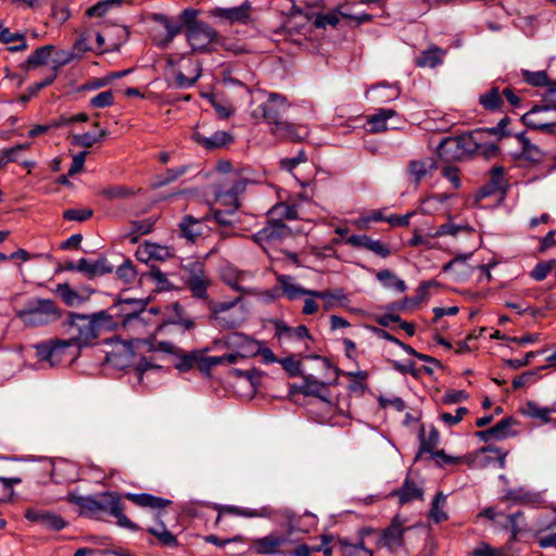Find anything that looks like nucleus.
Instances as JSON below:
<instances>
[{"label": "nucleus", "mask_w": 556, "mask_h": 556, "mask_svg": "<svg viewBox=\"0 0 556 556\" xmlns=\"http://www.w3.org/2000/svg\"><path fill=\"white\" fill-rule=\"evenodd\" d=\"M16 316L26 327H41L59 320L62 314L54 301L33 299L16 312Z\"/></svg>", "instance_id": "obj_6"}, {"label": "nucleus", "mask_w": 556, "mask_h": 556, "mask_svg": "<svg viewBox=\"0 0 556 556\" xmlns=\"http://www.w3.org/2000/svg\"><path fill=\"white\" fill-rule=\"evenodd\" d=\"M483 138L484 131L482 130H473L458 137H446L438 146L437 153L444 162L458 161L466 152L482 149L481 140Z\"/></svg>", "instance_id": "obj_5"}, {"label": "nucleus", "mask_w": 556, "mask_h": 556, "mask_svg": "<svg viewBox=\"0 0 556 556\" xmlns=\"http://www.w3.org/2000/svg\"><path fill=\"white\" fill-rule=\"evenodd\" d=\"M199 12L186 9L180 14L185 27L187 42L192 51H207L210 46L218 38V33L210 24L198 18Z\"/></svg>", "instance_id": "obj_3"}, {"label": "nucleus", "mask_w": 556, "mask_h": 556, "mask_svg": "<svg viewBox=\"0 0 556 556\" xmlns=\"http://www.w3.org/2000/svg\"><path fill=\"white\" fill-rule=\"evenodd\" d=\"M114 103V94L111 90L102 91L90 99V105L96 109L109 108Z\"/></svg>", "instance_id": "obj_61"}, {"label": "nucleus", "mask_w": 556, "mask_h": 556, "mask_svg": "<svg viewBox=\"0 0 556 556\" xmlns=\"http://www.w3.org/2000/svg\"><path fill=\"white\" fill-rule=\"evenodd\" d=\"M249 94L250 115L255 123L266 122L271 126V132L282 140L300 142L307 138L308 129L305 126L283 121V116L289 110V104L283 96L267 94L262 89L249 90Z\"/></svg>", "instance_id": "obj_1"}, {"label": "nucleus", "mask_w": 556, "mask_h": 556, "mask_svg": "<svg viewBox=\"0 0 556 556\" xmlns=\"http://www.w3.org/2000/svg\"><path fill=\"white\" fill-rule=\"evenodd\" d=\"M147 531L153 536H155L163 546H178V541L176 536L168 531V529L166 528L165 523L162 520H159L157 528H148Z\"/></svg>", "instance_id": "obj_45"}, {"label": "nucleus", "mask_w": 556, "mask_h": 556, "mask_svg": "<svg viewBox=\"0 0 556 556\" xmlns=\"http://www.w3.org/2000/svg\"><path fill=\"white\" fill-rule=\"evenodd\" d=\"M446 51L437 46H432L427 50L421 51L420 55L416 58V65L419 67L434 68L443 62Z\"/></svg>", "instance_id": "obj_28"}, {"label": "nucleus", "mask_w": 556, "mask_h": 556, "mask_svg": "<svg viewBox=\"0 0 556 556\" xmlns=\"http://www.w3.org/2000/svg\"><path fill=\"white\" fill-rule=\"evenodd\" d=\"M108 136L105 129H100L99 134L85 132L81 135H73L71 138V144L80 148H91L96 143L101 142Z\"/></svg>", "instance_id": "obj_42"}, {"label": "nucleus", "mask_w": 556, "mask_h": 556, "mask_svg": "<svg viewBox=\"0 0 556 556\" xmlns=\"http://www.w3.org/2000/svg\"><path fill=\"white\" fill-rule=\"evenodd\" d=\"M71 346H74V344L68 339H55L37 343L35 350L39 361L48 362L50 366L53 367L67 359H73L74 355L70 353Z\"/></svg>", "instance_id": "obj_8"}, {"label": "nucleus", "mask_w": 556, "mask_h": 556, "mask_svg": "<svg viewBox=\"0 0 556 556\" xmlns=\"http://www.w3.org/2000/svg\"><path fill=\"white\" fill-rule=\"evenodd\" d=\"M205 124L197 126L192 131V139L206 150H215L229 146L233 142V137L230 132L217 130L207 135Z\"/></svg>", "instance_id": "obj_12"}, {"label": "nucleus", "mask_w": 556, "mask_h": 556, "mask_svg": "<svg viewBox=\"0 0 556 556\" xmlns=\"http://www.w3.org/2000/svg\"><path fill=\"white\" fill-rule=\"evenodd\" d=\"M317 293H329L330 296L327 298H319L320 300L325 301L324 308L326 311H329L333 306V301H346L348 296L342 288L338 289H327L323 291H317Z\"/></svg>", "instance_id": "obj_58"}, {"label": "nucleus", "mask_w": 556, "mask_h": 556, "mask_svg": "<svg viewBox=\"0 0 556 556\" xmlns=\"http://www.w3.org/2000/svg\"><path fill=\"white\" fill-rule=\"evenodd\" d=\"M167 63L173 67L175 85L185 89L192 87L201 76V64L186 55H172Z\"/></svg>", "instance_id": "obj_7"}, {"label": "nucleus", "mask_w": 556, "mask_h": 556, "mask_svg": "<svg viewBox=\"0 0 556 556\" xmlns=\"http://www.w3.org/2000/svg\"><path fill=\"white\" fill-rule=\"evenodd\" d=\"M77 267L78 271L86 274L89 278L102 276L113 270V267L108 265V261L105 258H100L94 262H89L87 258H80Z\"/></svg>", "instance_id": "obj_27"}, {"label": "nucleus", "mask_w": 556, "mask_h": 556, "mask_svg": "<svg viewBox=\"0 0 556 556\" xmlns=\"http://www.w3.org/2000/svg\"><path fill=\"white\" fill-rule=\"evenodd\" d=\"M55 291L62 301L68 306H75L83 302L81 295L66 283L58 285Z\"/></svg>", "instance_id": "obj_50"}, {"label": "nucleus", "mask_w": 556, "mask_h": 556, "mask_svg": "<svg viewBox=\"0 0 556 556\" xmlns=\"http://www.w3.org/2000/svg\"><path fill=\"white\" fill-rule=\"evenodd\" d=\"M479 104L485 111H500L504 105L502 90L497 86H492L490 89L479 96Z\"/></svg>", "instance_id": "obj_30"}, {"label": "nucleus", "mask_w": 556, "mask_h": 556, "mask_svg": "<svg viewBox=\"0 0 556 556\" xmlns=\"http://www.w3.org/2000/svg\"><path fill=\"white\" fill-rule=\"evenodd\" d=\"M281 542L276 538V534H269L252 542L250 549L256 554L270 555L279 553Z\"/></svg>", "instance_id": "obj_31"}, {"label": "nucleus", "mask_w": 556, "mask_h": 556, "mask_svg": "<svg viewBox=\"0 0 556 556\" xmlns=\"http://www.w3.org/2000/svg\"><path fill=\"white\" fill-rule=\"evenodd\" d=\"M282 368L289 374L290 377H296L300 375L301 362L298 361L293 355L285 358H279L278 362Z\"/></svg>", "instance_id": "obj_63"}, {"label": "nucleus", "mask_w": 556, "mask_h": 556, "mask_svg": "<svg viewBox=\"0 0 556 556\" xmlns=\"http://www.w3.org/2000/svg\"><path fill=\"white\" fill-rule=\"evenodd\" d=\"M223 279L229 287H231L233 290L238 291L239 294L231 302L215 303L213 306V313L217 320H219L220 323H224L225 327L233 328L237 325V320H235V319L227 320L226 317L224 316V314L227 311H229L231 307H233L238 302L241 301V299L243 296V290L240 287L242 277L235 269L227 267L223 271Z\"/></svg>", "instance_id": "obj_10"}, {"label": "nucleus", "mask_w": 556, "mask_h": 556, "mask_svg": "<svg viewBox=\"0 0 556 556\" xmlns=\"http://www.w3.org/2000/svg\"><path fill=\"white\" fill-rule=\"evenodd\" d=\"M241 191L242 182L238 180L231 186V188L218 192L217 201L222 206H224V210H227L228 213H236L240 206L239 194Z\"/></svg>", "instance_id": "obj_23"}, {"label": "nucleus", "mask_w": 556, "mask_h": 556, "mask_svg": "<svg viewBox=\"0 0 556 556\" xmlns=\"http://www.w3.org/2000/svg\"><path fill=\"white\" fill-rule=\"evenodd\" d=\"M0 42L2 43H16L14 46H10L8 50L10 52H18L24 51L28 48L26 38L23 34L12 33L9 28H3L0 31Z\"/></svg>", "instance_id": "obj_37"}, {"label": "nucleus", "mask_w": 556, "mask_h": 556, "mask_svg": "<svg viewBox=\"0 0 556 556\" xmlns=\"http://www.w3.org/2000/svg\"><path fill=\"white\" fill-rule=\"evenodd\" d=\"M92 215L93 211L91 208H68L63 212V218L71 222H85Z\"/></svg>", "instance_id": "obj_59"}, {"label": "nucleus", "mask_w": 556, "mask_h": 556, "mask_svg": "<svg viewBox=\"0 0 556 556\" xmlns=\"http://www.w3.org/2000/svg\"><path fill=\"white\" fill-rule=\"evenodd\" d=\"M439 443H440L439 432L434 427H432L429 432L428 438L421 439L420 450L416 456V459L420 456L421 453H429L430 455H432L434 452H437L435 448L438 447Z\"/></svg>", "instance_id": "obj_53"}, {"label": "nucleus", "mask_w": 556, "mask_h": 556, "mask_svg": "<svg viewBox=\"0 0 556 556\" xmlns=\"http://www.w3.org/2000/svg\"><path fill=\"white\" fill-rule=\"evenodd\" d=\"M515 425H517V420L514 417L501 419L496 425L490 428L493 440L501 441L515 435L516 432L511 430V427Z\"/></svg>", "instance_id": "obj_43"}, {"label": "nucleus", "mask_w": 556, "mask_h": 556, "mask_svg": "<svg viewBox=\"0 0 556 556\" xmlns=\"http://www.w3.org/2000/svg\"><path fill=\"white\" fill-rule=\"evenodd\" d=\"M118 323L109 311H100L91 315L68 313L62 323L64 333L75 346H84L96 340L101 332L116 329Z\"/></svg>", "instance_id": "obj_2"}, {"label": "nucleus", "mask_w": 556, "mask_h": 556, "mask_svg": "<svg viewBox=\"0 0 556 556\" xmlns=\"http://www.w3.org/2000/svg\"><path fill=\"white\" fill-rule=\"evenodd\" d=\"M465 231V232H472V228L470 226H458L453 223H446L441 225L438 229H435L433 232H429L428 237L430 238H438L443 236H452L455 237L458 232Z\"/></svg>", "instance_id": "obj_49"}, {"label": "nucleus", "mask_w": 556, "mask_h": 556, "mask_svg": "<svg viewBox=\"0 0 556 556\" xmlns=\"http://www.w3.org/2000/svg\"><path fill=\"white\" fill-rule=\"evenodd\" d=\"M189 170L188 165H181L176 168H168L164 175H160L153 184V188H161L176 181Z\"/></svg>", "instance_id": "obj_48"}, {"label": "nucleus", "mask_w": 556, "mask_h": 556, "mask_svg": "<svg viewBox=\"0 0 556 556\" xmlns=\"http://www.w3.org/2000/svg\"><path fill=\"white\" fill-rule=\"evenodd\" d=\"M521 77L525 83L533 87H548L556 88V83L551 81L546 71L531 72L528 70H521Z\"/></svg>", "instance_id": "obj_34"}, {"label": "nucleus", "mask_w": 556, "mask_h": 556, "mask_svg": "<svg viewBox=\"0 0 556 556\" xmlns=\"http://www.w3.org/2000/svg\"><path fill=\"white\" fill-rule=\"evenodd\" d=\"M152 21L157 23L166 31L165 37L161 40V45L169 43L175 36L185 29L182 22L174 21L172 17L161 13H154L151 16Z\"/></svg>", "instance_id": "obj_22"}, {"label": "nucleus", "mask_w": 556, "mask_h": 556, "mask_svg": "<svg viewBox=\"0 0 556 556\" xmlns=\"http://www.w3.org/2000/svg\"><path fill=\"white\" fill-rule=\"evenodd\" d=\"M342 14L338 10L328 13H318L315 17L314 25L317 28H326L327 26L336 27L340 22Z\"/></svg>", "instance_id": "obj_55"}, {"label": "nucleus", "mask_w": 556, "mask_h": 556, "mask_svg": "<svg viewBox=\"0 0 556 556\" xmlns=\"http://www.w3.org/2000/svg\"><path fill=\"white\" fill-rule=\"evenodd\" d=\"M346 243L353 248H362L370 251L381 257H388L391 253L390 249L384 243L366 235H352L346 239Z\"/></svg>", "instance_id": "obj_19"}, {"label": "nucleus", "mask_w": 556, "mask_h": 556, "mask_svg": "<svg viewBox=\"0 0 556 556\" xmlns=\"http://www.w3.org/2000/svg\"><path fill=\"white\" fill-rule=\"evenodd\" d=\"M117 277L125 283H131L136 280L137 271L130 260H126L116 269Z\"/></svg>", "instance_id": "obj_56"}, {"label": "nucleus", "mask_w": 556, "mask_h": 556, "mask_svg": "<svg viewBox=\"0 0 556 556\" xmlns=\"http://www.w3.org/2000/svg\"><path fill=\"white\" fill-rule=\"evenodd\" d=\"M273 218L271 219H283L294 220L298 219L299 213L298 207L294 204H288L286 202L278 203L271 208Z\"/></svg>", "instance_id": "obj_47"}, {"label": "nucleus", "mask_w": 556, "mask_h": 556, "mask_svg": "<svg viewBox=\"0 0 556 556\" xmlns=\"http://www.w3.org/2000/svg\"><path fill=\"white\" fill-rule=\"evenodd\" d=\"M124 497L140 507H150L161 509L168 506L172 502L162 497L154 496L149 493H125Z\"/></svg>", "instance_id": "obj_26"}, {"label": "nucleus", "mask_w": 556, "mask_h": 556, "mask_svg": "<svg viewBox=\"0 0 556 556\" xmlns=\"http://www.w3.org/2000/svg\"><path fill=\"white\" fill-rule=\"evenodd\" d=\"M506 497L514 503L533 507L539 506L543 501L540 493L523 490H510L507 492Z\"/></svg>", "instance_id": "obj_35"}, {"label": "nucleus", "mask_w": 556, "mask_h": 556, "mask_svg": "<svg viewBox=\"0 0 556 556\" xmlns=\"http://www.w3.org/2000/svg\"><path fill=\"white\" fill-rule=\"evenodd\" d=\"M27 149H29V143L16 144L14 147L0 150L5 166L11 162H16L20 153Z\"/></svg>", "instance_id": "obj_60"}, {"label": "nucleus", "mask_w": 556, "mask_h": 556, "mask_svg": "<svg viewBox=\"0 0 556 556\" xmlns=\"http://www.w3.org/2000/svg\"><path fill=\"white\" fill-rule=\"evenodd\" d=\"M173 253L168 247L146 242L140 245L136 252V256L140 262L148 263L151 260L165 261L172 257Z\"/></svg>", "instance_id": "obj_20"}, {"label": "nucleus", "mask_w": 556, "mask_h": 556, "mask_svg": "<svg viewBox=\"0 0 556 556\" xmlns=\"http://www.w3.org/2000/svg\"><path fill=\"white\" fill-rule=\"evenodd\" d=\"M377 280L384 287L389 289H395L399 292H404L406 290V283L404 280L400 279L392 270L382 269L376 274Z\"/></svg>", "instance_id": "obj_44"}, {"label": "nucleus", "mask_w": 556, "mask_h": 556, "mask_svg": "<svg viewBox=\"0 0 556 556\" xmlns=\"http://www.w3.org/2000/svg\"><path fill=\"white\" fill-rule=\"evenodd\" d=\"M446 503V495L443 492H437L429 511V517L435 522L440 523L442 521L447 520L448 516L444 511V506Z\"/></svg>", "instance_id": "obj_46"}, {"label": "nucleus", "mask_w": 556, "mask_h": 556, "mask_svg": "<svg viewBox=\"0 0 556 556\" xmlns=\"http://www.w3.org/2000/svg\"><path fill=\"white\" fill-rule=\"evenodd\" d=\"M25 517L31 522L54 531L62 530L67 525L60 515L46 509L28 508L25 511Z\"/></svg>", "instance_id": "obj_15"}, {"label": "nucleus", "mask_w": 556, "mask_h": 556, "mask_svg": "<svg viewBox=\"0 0 556 556\" xmlns=\"http://www.w3.org/2000/svg\"><path fill=\"white\" fill-rule=\"evenodd\" d=\"M344 376L350 379L349 389L351 391H365L367 389L366 380L368 378V372L366 370L348 371Z\"/></svg>", "instance_id": "obj_52"}, {"label": "nucleus", "mask_w": 556, "mask_h": 556, "mask_svg": "<svg viewBox=\"0 0 556 556\" xmlns=\"http://www.w3.org/2000/svg\"><path fill=\"white\" fill-rule=\"evenodd\" d=\"M52 50L53 46L50 45L37 48L34 53L29 55L24 63L21 64V68L24 71H29L31 68L47 64L49 58L51 56Z\"/></svg>", "instance_id": "obj_32"}, {"label": "nucleus", "mask_w": 556, "mask_h": 556, "mask_svg": "<svg viewBox=\"0 0 556 556\" xmlns=\"http://www.w3.org/2000/svg\"><path fill=\"white\" fill-rule=\"evenodd\" d=\"M522 413L531 418H536L542 420L543 422H548L551 420L552 409L547 407H541L538 403L533 401H529L523 408Z\"/></svg>", "instance_id": "obj_51"}, {"label": "nucleus", "mask_w": 556, "mask_h": 556, "mask_svg": "<svg viewBox=\"0 0 556 556\" xmlns=\"http://www.w3.org/2000/svg\"><path fill=\"white\" fill-rule=\"evenodd\" d=\"M431 457L435 459L437 465L443 467L445 465H459L464 462L463 457L447 455L443 450L434 452Z\"/></svg>", "instance_id": "obj_64"}, {"label": "nucleus", "mask_w": 556, "mask_h": 556, "mask_svg": "<svg viewBox=\"0 0 556 556\" xmlns=\"http://www.w3.org/2000/svg\"><path fill=\"white\" fill-rule=\"evenodd\" d=\"M489 190L485 191V194L494 193V192H505L508 188V181L505 178V169L503 166H494L490 170V184L488 186Z\"/></svg>", "instance_id": "obj_36"}, {"label": "nucleus", "mask_w": 556, "mask_h": 556, "mask_svg": "<svg viewBox=\"0 0 556 556\" xmlns=\"http://www.w3.org/2000/svg\"><path fill=\"white\" fill-rule=\"evenodd\" d=\"M405 528L403 527L402 521L399 516H395L392 519L391 525L386 528L380 536V544L387 547L389 551L394 552L403 546Z\"/></svg>", "instance_id": "obj_17"}, {"label": "nucleus", "mask_w": 556, "mask_h": 556, "mask_svg": "<svg viewBox=\"0 0 556 556\" xmlns=\"http://www.w3.org/2000/svg\"><path fill=\"white\" fill-rule=\"evenodd\" d=\"M292 231L280 219H270L268 225L253 236L256 243L266 249L280 243L283 239L291 237Z\"/></svg>", "instance_id": "obj_11"}, {"label": "nucleus", "mask_w": 556, "mask_h": 556, "mask_svg": "<svg viewBox=\"0 0 556 556\" xmlns=\"http://www.w3.org/2000/svg\"><path fill=\"white\" fill-rule=\"evenodd\" d=\"M98 193L109 201H114L130 198L136 194V190L124 185H111L103 187Z\"/></svg>", "instance_id": "obj_38"}, {"label": "nucleus", "mask_w": 556, "mask_h": 556, "mask_svg": "<svg viewBox=\"0 0 556 556\" xmlns=\"http://www.w3.org/2000/svg\"><path fill=\"white\" fill-rule=\"evenodd\" d=\"M70 503L77 505L80 508L79 514L86 517L96 518L99 516V497L97 496H81L70 493L67 496Z\"/></svg>", "instance_id": "obj_21"}, {"label": "nucleus", "mask_w": 556, "mask_h": 556, "mask_svg": "<svg viewBox=\"0 0 556 556\" xmlns=\"http://www.w3.org/2000/svg\"><path fill=\"white\" fill-rule=\"evenodd\" d=\"M522 123L531 129L554 132L556 128V88L547 89L539 104L521 116Z\"/></svg>", "instance_id": "obj_4"}, {"label": "nucleus", "mask_w": 556, "mask_h": 556, "mask_svg": "<svg viewBox=\"0 0 556 556\" xmlns=\"http://www.w3.org/2000/svg\"><path fill=\"white\" fill-rule=\"evenodd\" d=\"M438 168L437 161L432 157L412 160L407 164L406 173L410 181L418 186L428 175Z\"/></svg>", "instance_id": "obj_18"}, {"label": "nucleus", "mask_w": 556, "mask_h": 556, "mask_svg": "<svg viewBox=\"0 0 556 556\" xmlns=\"http://www.w3.org/2000/svg\"><path fill=\"white\" fill-rule=\"evenodd\" d=\"M208 16L218 18L222 23L233 25L243 23V5L233 8H214L207 12Z\"/></svg>", "instance_id": "obj_25"}, {"label": "nucleus", "mask_w": 556, "mask_h": 556, "mask_svg": "<svg viewBox=\"0 0 556 556\" xmlns=\"http://www.w3.org/2000/svg\"><path fill=\"white\" fill-rule=\"evenodd\" d=\"M223 364V358L217 356H205L202 351H198L195 367L203 374L210 375L213 367Z\"/></svg>", "instance_id": "obj_54"}, {"label": "nucleus", "mask_w": 556, "mask_h": 556, "mask_svg": "<svg viewBox=\"0 0 556 556\" xmlns=\"http://www.w3.org/2000/svg\"><path fill=\"white\" fill-rule=\"evenodd\" d=\"M119 0H104V1H100L98 2L97 4L90 7L88 10H87V14L89 16H103L106 14V12L115 7V5H118L119 4Z\"/></svg>", "instance_id": "obj_62"}, {"label": "nucleus", "mask_w": 556, "mask_h": 556, "mask_svg": "<svg viewBox=\"0 0 556 556\" xmlns=\"http://www.w3.org/2000/svg\"><path fill=\"white\" fill-rule=\"evenodd\" d=\"M338 544L342 556H372V552L365 547L363 539L356 543H351L346 539H340Z\"/></svg>", "instance_id": "obj_41"}, {"label": "nucleus", "mask_w": 556, "mask_h": 556, "mask_svg": "<svg viewBox=\"0 0 556 556\" xmlns=\"http://www.w3.org/2000/svg\"><path fill=\"white\" fill-rule=\"evenodd\" d=\"M488 452L489 453H494L495 456L494 457L486 456L483 459V465L486 466L491 462L494 460V462L498 463L500 468H504V466H505V457L507 455V452H503L501 448L492 446V445L484 446V447H481L479 450V453H481V454H484V453H488Z\"/></svg>", "instance_id": "obj_57"}, {"label": "nucleus", "mask_w": 556, "mask_h": 556, "mask_svg": "<svg viewBox=\"0 0 556 556\" xmlns=\"http://www.w3.org/2000/svg\"><path fill=\"white\" fill-rule=\"evenodd\" d=\"M396 112L393 109H380L377 113L367 117L371 132H381L387 129V121L393 117Z\"/></svg>", "instance_id": "obj_39"}, {"label": "nucleus", "mask_w": 556, "mask_h": 556, "mask_svg": "<svg viewBox=\"0 0 556 556\" xmlns=\"http://www.w3.org/2000/svg\"><path fill=\"white\" fill-rule=\"evenodd\" d=\"M300 392L306 396H315L324 402H329L327 384L323 381H318L313 376L303 377V383L300 386Z\"/></svg>", "instance_id": "obj_24"}, {"label": "nucleus", "mask_w": 556, "mask_h": 556, "mask_svg": "<svg viewBox=\"0 0 556 556\" xmlns=\"http://www.w3.org/2000/svg\"><path fill=\"white\" fill-rule=\"evenodd\" d=\"M277 281L282 290L283 295L290 301H294L303 295H308L313 298L330 296L329 293H317L316 290L303 288L302 286L295 283L294 278L289 275L277 276Z\"/></svg>", "instance_id": "obj_16"}, {"label": "nucleus", "mask_w": 556, "mask_h": 556, "mask_svg": "<svg viewBox=\"0 0 556 556\" xmlns=\"http://www.w3.org/2000/svg\"><path fill=\"white\" fill-rule=\"evenodd\" d=\"M203 222L191 215H186L179 223L181 236L190 242H194L203 233Z\"/></svg>", "instance_id": "obj_29"}, {"label": "nucleus", "mask_w": 556, "mask_h": 556, "mask_svg": "<svg viewBox=\"0 0 556 556\" xmlns=\"http://www.w3.org/2000/svg\"><path fill=\"white\" fill-rule=\"evenodd\" d=\"M148 305V301L140 299H123L118 301L110 311H116L115 315L118 316L119 324L126 326L129 321L137 318L142 312H144Z\"/></svg>", "instance_id": "obj_13"}, {"label": "nucleus", "mask_w": 556, "mask_h": 556, "mask_svg": "<svg viewBox=\"0 0 556 556\" xmlns=\"http://www.w3.org/2000/svg\"><path fill=\"white\" fill-rule=\"evenodd\" d=\"M186 283L192 295L198 299H205L210 279L205 275L204 266L201 263H191L188 267V277Z\"/></svg>", "instance_id": "obj_14"}, {"label": "nucleus", "mask_w": 556, "mask_h": 556, "mask_svg": "<svg viewBox=\"0 0 556 556\" xmlns=\"http://www.w3.org/2000/svg\"><path fill=\"white\" fill-rule=\"evenodd\" d=\"M99 497V515L101 513H109L111 516L116 518L117 526L122 528H126L130 531H138L140 528L138 525L132 522L125 514H124V504L122 502V496L117 492H103L98 495Z\"/></svg>", "instance_id": "obj_9"}, {"label": "nucleus", "mask_w": 556, "mask_h": 556, "mask_svg": "<svg viewBox=\"0 0 556 556\" xmlns=\"http://www.w3.org/2000/svg\"><path fill=\"white\" fill-rule=\"evenodd\" d=\"M396 495L399 496L400 503L405 504L414 500H421L424 491L407 477L401 489L396 491Z\"/></svg>", "instance_id": "obj_33"}, {"label": "nucleus", "mask_w": 556, "mask_h": 556, "mask_svg": "<svg viewBox=\"0 0 556 556\" xmlns=\"http://www.w3.org/2000/svg\"><path fill=\"white\" fill-rule=\"evenodd\" d=\"M504 530H510V541H516L518 534L525 527L523 513L518 510L514 514L505 516L504 522H498Z\"/></svg>", "instance_id": "obj_40"}]
</instances>
